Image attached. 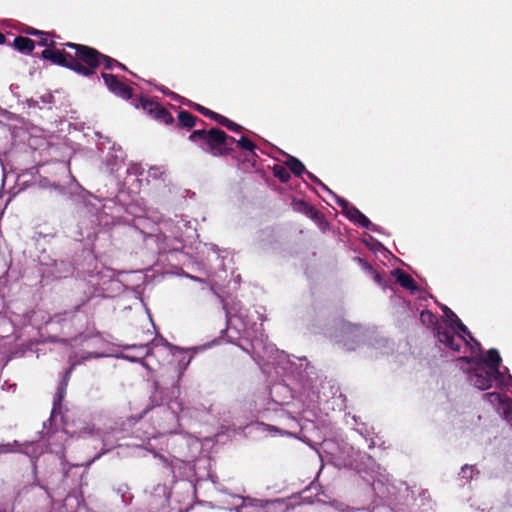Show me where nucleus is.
<instances>
[{
	"label": "nucleus",
	"instance_id": "f257e3e1",
	"mask_svg": "<svg viewBox=\"0 0 512 512\" xmlns=\"http://www.w3.org/2000/svg\"><path fill=\"white\" fill-rule=\"evenodd\" d=\"M189 141L200 143V147L214 157H225L234 151L236 139L225 131L213 127L209 130H194L188 137Z\"/></svg>",
	"mask_w": 512,
	"mask_h": 512
},
{
	"label": "nucleus",
	"instance_id": "f03ea898",
	"mask_svg": "<svg viewBox=\"0 0 512 512\" xmlns=\"http://www.w3.org/2000/svg\"><path fill=\"white\" fill-rule=\"evenodd\" d=\"M65 47L72 49L74 53H71L70 70L75 73L90 77L96 73L97 68L101 65V60H107L105 54H102L97 49L72 42L64 44Z\"/></svg>",
	"mask_w": 512,
	"mask_h": 512
},
{
	"label": "nucleus",
	"instance_id": "7ed1b4c3",
	"mask_svg": "<svg viewBox=\"0 0 512 512\" xmlns=\"http://www.w3.org/2000/svg\"><path fill=\"white\" fill-rule=\"evenodd\" d=\"M435 335L441 344L455 352H459L462 345H469L465 336L441 325L435 327Z\"/></svg>",
	"mask_w": 512,
	"mask_h": 512
},
{
	"label": "nucleus",
	"instance_id": "20e7f679",
	"mask_svg": "<svg viewBox=\"0 0 512 512\" xmlns=\"http://www.w3.org/2000/svg\"><path fill=\"white\" fill-rule=\"evenodd\" d=\"M501 378V376H496L491 370L478 363H476V366L469 372L470 382L480 390L491 388L493 382Z\"/></svg>",
	"mask_w": 512,
	"mask_h": 512
},
{
	"label": "nucleus",
	"instance_id": "39448f33",
	"mask_svg": "<svg viewBox=\"0 0 512 512\" xmlns=\"http://www.w3.org/2000/svg\"><path fill=\"white\" fill-rule=\"evenodd\" d=\"M141 105L148 114L153 116L156 120L166 124L171 125L174 123V118L172 114L161 104L156 101L142 98Z\"/></svg>",
	"mask_w": 512,
	"mask_h": 512
},
{
	"label": "nucleus",
	"instance_id": "423d86ee",
	"mask_svg": "<svg viewBox=\"0 0 512 512\" xmlns=\"http://www.w3.org/2000/svg\"><path fill=\"white\" fill-rule=\"evenodd\" d=\"M102 78L110 92L124 100L132 98L133 89L118 79L116 75L110 73H102Z\"/></svg>",
	"mask_w": 512,
	"mask_h": 512
},
{
	"label": "nucleus",
	"instance_id": "0eeeda50",
	"mask_svg": "<svg viewBox=\"0 0 512 512\" xmlns=\"http://www.w3.org/2000/svg\"><path fill=\"white\" fill-rule=\"evenodd\" d=\"M41 57L52 62L53 64L70 69L69 65L71 63V52L66 50L51 49L49 47L42 51Z\"/></svg>",
	"mask_w": 512,
	"mask_h": 512
},
{
	"label": "nucleus",
	"instance_id": "6e6552de",
	"mask_svg": "<svg viewBox=\"0 0 512 512\" xmlns=\"http://www.w3.org/2000/svg\"><path fill=\"white\" fill-rule=\"evenodd\" d=\"M74 326V317H71L69 320L64 319V323L62 325V333L66 337L60 338L58 336H51V342H60L63 344L71 345V342L76 340L78 335L82 334L80 330L75 329Z\"/></svg>",
	"mask_w": 512,
	"mask_h": 512
},
{
	"label": "nucleus",
	"instance_id": "1a4fd4ad",
	"mask_svg": "<svg viewBox=\"0 0 512 512\" xmlns=\"http://www.w3.org/2000/svg\"><path fill=\"white\" fill-rule=\"evenodd\" d=\"M293 208L295 211L305 214L316 223H322L324 215L313 205L305 200H294Z\"/></svg>",
	"mask_w": 512,
	"mask_h": 512
},
{
	"label": "nucleus",
	"instance_id": "9d476101",
	"mask_svg": "<svg viewBox=\"0 0 512 512\" xmlns=\"http://www.w3.org/2000/svg\"><path fill=\"white\" fill-rule=\"evenodd\" d=\"M502 359L497 349L491 348L487 351L485 358L481 359L478 364L484 365L487 369L491 370L496 376H501L500 371Z\"/></svg>",
	"mask_w": 512,
	"mask_h": 512
},
{
	"label": "nucleus",
	"instance_id": "9b49d317",
	"mask_svg": "<svg viewBox=\"0 0 512 512\" xmlns=\"http://www.w3.org/2000/svg\"><path fill=\"white\" fill-rule=\"evenodd\" d=\"M68 361L70 363V366L64 372L63 378L58 386L57 393H56L55 399H54V404L60 403L63 400L65 393H66V388L68 386V382L71 377V374L77 365V363L73 360L72 356L69 357Z\"/></svg>",
	"mask_w": 512,
	"mask_h": 512
},
{
	"label": "nucleus",
	"instance_id": "f8f14e48",
	"mask_svg": "<svg viewBox=\"0 0 512 512\" xmlns=\"http://www.w3.org/2000/svg\"><path fill=\"white\" fill-rule=\"evenodd\" d=\"M347 218L357 224H359L361 227L377 231V226L373 224L357 207L353 206L352 208H349V211H347L346 214Z\"/></svg>",
	"mask_w": 512,
	"mask_h": 512
},
{
	"label": "nucleus",
	"instance_id": "ddd939ff",
	"mask_svg": "<svg viewBox=\"0 0 512 512\" xmlns=\"http://www.w3.org/2000/svg\"><path fill=\"white\" fill-rule=\"evenodd\" d=\"M393 273L396 276L397 283L403 288L410 291H416L418 289L417 283L415 282L413 277L406 273L405 271L401 269H395Z\"/></svg>",
	"mask_w": 512,
	"mask_h": 512
},
{
	"label": "nucleus",
	"instance_id": "4468645a",
	"mask_svg": "<svg viewBox=\"0 0 512 512\" xmlns=\"http://www.w3.org/2000/svg\"><path fill=\"white\" fill-rule=\"evenodd\" d=\"M198 121L200 123L204 124V121L198 119L196 116H194L190 112H188L186 110H181L178 113L177 127L192 129Z\"/></svg>",
	"mask_w": 512,
	"mask_h": 512
},
{
	"label": "nucleus",
	"instance_id": "2eb2a0df",
	"mask_svg": "<svg viewBox=\"0 0 512 512\" xmlns=\"http://www.w3.org/2000/svg\"><path fill=\"white\" fill-rule=\"evenodd\" d=\"M12 46L21 53L29 54L34 50L35 42L28 37L17 36Z\"/></svg>",
	"mask_w": 512,
	"mask_h": 512
},
{
	"label": "nucleus",
	"instance_id": "dca6fc26",
	"mask_svg": "<svg viewBox=\"0 0 512 512\" xmlns=\"http://www.w3.org/2000/svg\"><path fill=\"white\" fill-rule=\"evenodd\" d=\"M285 164L289 171H291L295 176H301L306 172L304 164L294 156L289 155L285 161Z\"/></svg>",
	"mask_w": 512,
	"mask_h": 512
},
{
	"label": "nucleus",
	"instance_id": "f3484780",
	"mask_svg": "<svg viewBox=\"0 0 512 512\" xmlns=\"http://www.w3.org/2000/svg\"><path fill=\"white\" fill-rule=\"evenodd\" d=\"M484 399L489 401L491 404H509L511 399L507 396L501 395L498 392H488L484 394Z\"/></svg>",
	"mask_w": 512,
	"mask_h": 512
},
{
	"label": "nucleus",
	"instance_id": "a211bd4d",
	"mask_svg": "<svg viewBox=\"0 0 512 512\" xmlns=\"http://www.w3.org/2000/svg\"><path fill=\"white\" fill-rule=\"evenodd\" d=\"M273 175L279 179L282 183H286L290 180L291 175L287 166L275 165L273 167Z\"/></svg>",
	"mask_w": 512,
	"mask_h": 512
},
{
	"label": "nucleus",
	"instance_id": "6ab92c4d",
	"mask_svg": "<svg viewBox=\"0 0 512 512\" xmlns=\"http://www.w3.org/2000/svg\"><path fill=\"white\" fill-rule=\"evenodd\" d=\"M235 144H237L239 148L250 152L253 157L256 156V145L248 137L242 136L239 140H236Z\"/></svg>",
	"mask_w": 512,
	"mask_h": 512
},
{
	"label": "nucleus",
	"instance_id": "aec40b11",
	"mask_svg": "<svg viewBox=\"0 0 512 512\" xmlns=\"http://www.w3.org/2000/svg\"><path fill=\"white\" fill-rule=\"evenodd\" d=\"M457 328L460 332H462L465 336L467 335L471 341L474 342V344L477 346V348L481 349V344L478 342L471 334V332L468 330L466 325L463 324V322L460 319H457V324H455L454 329Z\"/></svg>",
	"mask_w": 512,
	"mask_h": 512
},
{
	"label": "nucleus",
	"instance_id": "412c9836",
	"mask_svg": "<svg viewBox=\"0 0 512 512\" xmlns=\"http://www.w3.org/2000/svg\"><path fill=\"white\" fill-rule=\"evenodd\" d=\"M420 320L423 324L426 325H435L437 324L436 316L429 310H423L420 313Z\"/></svg>",
	"mask_w": 512,
	"mask_h": 512
},
{
	"label": "nucleus",
	"instance_id": "4be33fe9",
	"mask_svg": "<svg viewBox=\"0 0 512 512\" xmlns=\"http://www.w3.org/2000/svg\"><path fill=\"white\" fill-rule=\"evenodd\" d=\"M105 58H107L109 61H111V62H108L107 60H101V64L104 65L105 69L112 70L115 66H117L125 71L128 70L124 64L120 63L116 59H114L110 56H107V55H105Z\"/></svg>",
	"mask_w": 512,
	"mask_h": 512
},
{
	"label": "nucleus",
	"instance_id": "5701e85b",
	"mask_svg": "<svg viewBox=\"0 0 512 512\" xmlns=\"http://www.w3.org/2000/svg\"><path fill=\"white\" fill-rule=\"evenodd\" d=\"M443 312L445 313L446 317L451 322V328L454 329V326H455V324H457V319H459V317L447 306H445L443 308Z\"/></svg>",
	"mask_w": 512,
	"mask_h": 512
},
{
	"label": "nucleus",
	"instance_id": "b1692460",
	"mask_svg": "<svg viewBox=\"0 0 512 512\" xmlns=\"http://www.w3.org/2000/svg\"><path fill=\"white\" fill-rule=\"evenodd\" d=\"M223 126L232 132H241L244 129L241 125L233 122L230 119H227Z\"/></svg>",
	"mask_w": 512,
	"mask_h": 512
},
{
	"label": "nucleus",
	"instance_id": "393cba45",
	"mask_svg": "<svg viewBox=\"0 0 512 512\" xmlns=\"http://www.w3.org/2000/svg\"><path fill=\"white\" fill-rule=\"evenodd\" d=\"M304 173L307 175V177H308L312 182H314L315 184H317V185L321 186L323 189H325V190H327V191L331 192V190H330V189H329V188H328V187H327V186H326V185H325V184H324V183H323L319 178H317L313 173H311V172H309V171H306V172H304Z\"/></svg>",
	"mask_w": 512,
	"mask_h": 512
},
{
	"label": "nucleus",
	"instance_id": "a878e982",
	"mask_svg": "<svg viewBox=\"0 0 512 512\" xmlns=\"http://www.w3.org/2000/svg\"><path fill=\"white\" fill-rule=\"evenodd\" d=\"M38 44L40 46H46V47H53L55 45V42L53 40H48V34L44 32L43 36H39Z\"/></svg>",
	"mask_w": 512,
	"mask_h": 512
},
{
	"label": "nucleus",
	"instance_id": "bb28decb",
	"mask_svg": "<svg viewBox=\"0 0 512 512\" xmlns=\"http://www.w3.org/2000/svg\"><path fill=\"white\" fill-rule=\"evenodd\" d=\"M210 119L216 121L218 124L220 125H224V123L226 122V120L228 119L227 117L219 114V113H216L214 111H211V113L209 114V117Z\"/></svg>",
	"mask_w": 512,
	"mask_h": 512
},
{
	"label": "nucleus",
	"instance_id": "cd10ccee",
	"mask_svg": "<svg viewBox=\"0 0 512 512\" xmlns=\"http://www.w3.org/2000/svg\"><path fill=\"white\" fill-rule=\"evenodd\" d=\"M337 204L342 208L344 214H347V211H349V208H352L353 205H351L346 199L337 197Z\"/></svg>",
	"mask_w": 512,
	"mask_h": 512
},
{
	"label": "nucleus",
	"instance_id": "c85d7f7f",
	"mask_svg": "<svg viewBox=\"0 0 512 512\" xmlns=\"http://www.w3.org/2000/svg\"><path fill=\"white\" fill-rule=\"evenodd\" d=\"M192 109L196 110L197 112H199L200 114H202L205 117H209V114L212 111L198 103L196 105H192Z\"/></svg>",
	"mask_w": 512,
	"mask_h": 512
},
{
	"label": "nucleus",
	"instance_id": "c756f323",
	"mask_svg": "<svg viewBox=\"0 0 512 512\" xmlns=\"http://www.w3.org/2000/svg\"><path fill=\"white\" fill-rule=\"evenodd\" d=\"M356 260L358 261V263L361 265V267L368 271V272H373L375 269L373 268V266L367 262L365 259L363 258H360V257H357Z\"/></svg>",
	"mask_w": 512,
	"mask_h": 512
},
{
	"label": "nucleus",
	"instance_id": "7c9ffc66",
	"mask_svg": "<svg viewBox=\"0 0 512 512\" xmlns=\"http://www.w3.org/2000/svg\"><path fill=\"white\" fill-rule=\"evenodd\" d=\"M371 274L373 275V278L375 280V282L377 284H379L380 286H384V280L382 278V276L380 275L379 272H377L376 270H374L373 272H371Z\"/></svg>",
	"mask_w": 512,
	"mask_h": 512
},
{
	"label": "nucleus",
	"instance_id": "2f4dec72",
	"mask_svg": "<svg viewBox=\"0 0 512 512\" xmlns=\"http://www.w3.org/2000/svg\"><path fill=\"white\" fill-rule=\"evenodd\" d=\"M148 173H149V176H150V177L155 178V179H156V178H158V177H160V175L162 174V172H161V171L159 170V168H157V167H151V168L149 169V172H148Z\"/></svg>",
	"mask_w": 512,
	"mask_h": 512
},
{
	"label": "nucleus",
	"instance_id": "473e14b6",
	"mask_svg": "<svg viewBox=\"0 0 512 512\" xmlns=\"http://www.w3.org/2000/svg\"><path fill=\"white\" fill-rule=\"evenodd\" d=\"M26 33L29 34V35H32V36H43L44 35V32L43 31H40V30H37L35 28H32V27H29L27 30H26Z\"/></svg>",
	"mask_w": 512,
	"mask_h": 512
},
{
	"label": "nucleus",
	"instance_id": "72a5a7b5",
	"mask_svg": "<svg viewBox=\"0 0 512 512\" xmlns=\"http://www.w3.org/2000/svg\"><path fill=\"white\" fill-rule=\"evenodd\" d=\"M12 446L10 444H0V454L12 452Z\"/></svg>",
	"mask_w": 512,
	"mask_h": 512
},
{
	"label": "nucleus",
	"instance_id": "f704fd0d",
	"mask_svg": "<svg viewBox=\"0 0 512 512\" xmlns=\"http://www.w3.org/2000/svg\"><path fill=\"white\" fill-rule=\"evenodd\" d=\"M182 103H183V104H185V105H187V106H188V107H190V108H192V105H196V104H197V103L192 102V101H190V100H184Z\"/></svg>",
	"mask_w": 512,
	"mask_h": 512
},
{
	"label": "nucleus",
	"instance_id": "c9c22d12",
	"mask_svg": "<svg viewBox=\"0 0 512 512\" xmlns=\"http://www.w3.org/2000/svg\"><path fill=\"white\" fill-rule=\"evenodd\" d=\"M5 42H6L5 35L2 32H0V45L4 44Z\"/></svg>",
	"mask_w": 512,
	"mask_h": 512
},
{
	"label": "nucleus",
	"instance_id": "e433bc0d",
	"mask_svg": "<svg viewBox=\"0 0 512 512\" xmlns=\"http://www.w3.org/2000/svg\"><path fill=\"white\" fill-rule=\"evenodd\" d=\"M460 359H461L462 361L467 362V363H470V362L472 361V359H471L470 357H468V356L461 357Z\"/></svg>",
	"mask_w": 512,
	"mask_h": 512
},
{
	"label": "nucleus",
	"instance_id": "4c0bfd02",
	"mask_svg": "<svg viewBox=\"0 0 512 512\" xmlns=\"http://www.w3.org/2000/svg\"><path fill=\"white\" fill-rule=\"evenodd\" d=\"M350 326H351V328H353L356 331L360 330V328H361L360 325H350Z\"/></svg>",
	"mask_w": 512,
	"mask_h": 512
},
{
	"label": "nucleus",
	"instance_id": "58836bf2",
	"mask_svg": "<svg viewBox=\"0 0 512 512\" xmlns=\"http://www.w3.org/2000/svg\"><path fill=\"white\" fill-rule=\"evenodd\" d=\"M154 384H155V389L158 390L159 389V382L156 381Z\"/></svg>",
	"mask_w": 512,
	"mask_h": 512
},
{
	"label": "nucleus",
	"instance_id": "ea45409f",
	"mask_svg": "<svg viewBox=\"0 0 512 512\" xmlns=\"http://www.w3.org/2000/svg\"><path fill=\"white\" fill-rule=\"evenodd\" d=\"M466 468H468L467 465H465L464 467H462V470L464 471Z\"/></svg>",
	"mask_w": 512,
	"mask_h": 512
}]
</instances>
